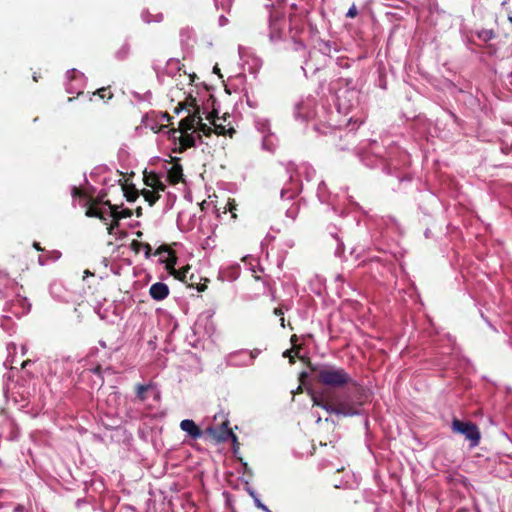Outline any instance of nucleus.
<instances>
[{
  "label": "nucleus",
  "instance_id": "nucleus-1",
  "mask_svg": "<svg viewBox=\"0 0 512 512\" xmlns=\"http://www.w3.org/2000/svg\"><path fill=\"white\" fill-rule=\"evenodd\" d=\"M314 404L321 406L330 413L348 416L352 413V405L349 397L345 399L338 393H322L320 396H313Z\"/></svg>",
  "mask_w": 512,
  "mask_h": 512
},
{
  "label": "nucleus",
  "instance_id": "nucleus-2",
  "mask_svg": "<svg viewBox=\"0 0 512 512\" xmlns=\"http://www.w3.org/2000/svg\"><path fill=\"white\" fill-rule=\"evenodd\" d=\"M317 380L325 386L341 388L350 381V375L342 368L322 365L314 369Z\"/></svg>",
  "mask_w": 512,
  "mask_h": 512
},
{
  "label": "nucleus",
  "instance_id": "nucleus-3",
  "mask_svg": "<svg viewBox=\"0 0 512 512\" xmlns=\"http://www.w3.org/2000/svg\"><path fill=\"white\" fill-rule=\"evenodd\" d=\"M453 432L462 434L467 440L471 442V447H475L479 444L481 434L476 424L472 422H464L456 418L452 421Z\"/></svg>",
  "mask_w": 512,
  "mask_h": 512
},
{
  "label": "nucleus",
  "instance_id": "nucleus-4",
  "mask_svg": "<svg viewBox=\"0 0 512 512\" xmlns=\"http://www.w3.org/2000/svg\"><path fill=\"white\" fill-rule=\"evenodd\" d=\"M206 433H208L213 439L218 442L227 441L231 439L233 442H236L237 437L233 434L231 429L228 428V421L225 420L221 423L219 427L217 426H209L206 429Z\"/></svg>",
  "mask_w": 512,
  "mask_h": 512
},
{
  "label": "nucleus",
  "instance_id": "nucleus-5",
  "mask_svg": "<svg viewBox=\"0 0 512 512\" xmlns=\"http://www.w3.org/2000/svg\"><path fill=\"white\" fill-rule=\"evenodd\" d=\"M197 114H198V112H195V113L189 115L188 117H186L185 119H183L180 122V127L178 130L173 129L170 131L171 137L173 139H176L177 135L179 133H188L189 131H193L196 126Z\"/></svg>",
  "mask_w": 512,
  "mask_h": 512
},
{
  "label": "nucleus",
  "instance_id": "nucleus-6",
  "mask_svg": "<svg viewBox=\"0 0 512 512\" xmlns=\"http://www.w3.org/2000/svg\"><path fill=\"white\" fill-rule=\"evenodd\" d=\"M269 28H270V38L272 40L280 38L282 30L284 28V24L282 23V20L280 19L278 14H271L270 21H269Z\"/></svg>",
  "mask_w": 512,
  "mask_h": 512
},
{
  "label": "nucleus",
  "instance_id": "nucleus-7",
  "mask_svg": "<svg viewBox=\"0 0 512 512\" xmlns=\"http://www.w3.org/2000/svg\"><path fill=\"white\" fill-rule=\"evenodd\" d=\"M150 296L157 301L165 299L169 294V288L162 282L154 283L149 290Z\"/></svg>",
  "mask_w": 512,
  "mask_h": 512
},
{
  "label": "nucleus",
  "instance_id": "nucleus-8",
  "mask_svg": "<svg viewBox=\"0 0 512 512\" xmlns=\"http://www.w3.org/2000/svg\"><path fill=\"white\" fill-rule=\"evenodd\" d=\"M180 428L184 432H186L192 439H198L202 436L201 429L195 424L193 420H182L180 423Z\"/></svg>",
  "mask_w": 512,
  "mask_h": 512
},
{
  "label": "nucleus",
  "instance_id": "nucleus-9",
  "mask_svg": "<svg viewBox=\"0 0 512 512\" xmlns=\"http://www.w3.org/2000/svg\"><path fill=\"white\" fill-rule=\"evenodd\" d=\"M177 138L179 139L180 145L179 152L195 145V136L193 133H179Z\"/></svg>",
  "mask_w": 512,
  "mask_h": 512
},
{
  "label": "nucleus",
  "instance_id": "nucleus-10",
  "mask_svg": "<svg viewBox=\"0 0 512 512\" xmlns=\"http://www.w3.org/2000/svg\"><path fill=\"white\" fill-rule=\"evenodd\" d=\"M346 94H348V89L343 91L340 90L337 94V100L339 110H343L345 113H348L352 108V104L350 103V100L347 98Z\"/></svg>",
  "mask_w": 512,
  "mask_h": 512
},
{
  "label": "nucleus",
  "instance_id": "nucleus-11",
  "mask_svg": "<svg viewBox=\"0 0 512 512\" xmlns=\"http://www.w3.org/2000/svg\"><path fill=\"white\" fill-rule=\"evenodd\" d=\"M354 400L357 398L359 404H363L370 399L371 393L369 390L362 388L354 383Z\"/></svg>",
  "mask_w": 512,
  "mask_h": 512
},
{
  "label": "nucleus",
  "instance_id": "nucleus-12",
  "mask_svg": "<svg viewBox=\"0 0 512 512\" xmlns=\"http://www.w3.org/2000/svg\"><path fill=\"white\" fill-rule=\"evenodd\" d=\"M109 207L111 209V216L114 219L120 220V219L131 217V215H132V212L129 209H124L122 211H118L117 207L113 206L111 204H109Z\"/></svg>",
  "mask_w": 512,
  "mask_h": 512
},
{
  "label": "nucleus",
  "instance_id": "nucleus-13",
  "mask_svg": "<svg viewBox=\"0 0 512 512\" xmlns=\"http://www.w3.org/2000/svg\"><path fill=\"white\" fill-rule=\"evenodd\" d=\"M168 178L172 183H178L182 178V168L178 165L173 166L168 172Z\"/></svg>",
  "mask_w": 512,
  "mask_h": 512
},
{
  "label": "nucleus",
  "instance_id": "nucleus-14",
  "mask_svg": "<svg viewBox=\"0 0 512 512\" xmlns=\"http://www.w3.org/2000/svg\"><path fill=\"white\" fill-rule=\"evenodd\" d=\"M197 130L199 132H202L204 135L208 136L211 134L212 129L207 124L202 122V117L197 114V120H196Z\"/></svg>",
  "mask_w": 512,
  "mask_h": 512
},
{
  "label": "nucleus",
  "instance_id": "nucleus-15",
  "mask_svg": "<svg viewBox=\"0 0 512 512\" xmlns=\"http://www.w3.org/2000/svg\"><path fill=\"white\" fill-rule=\"evenodd\" d=\"M142 195L150 206L158 200V195L154 190H143Z\"/></svg>",
  "mask_w": 512,
  "mask_h": 512
},
{
  "label": "nucleus",
  "instance_id": "nucleus-16",
  "mask_svg": "<svg viewBox=\"0 0 512 512\" xmlns=\"http://www.w3.org/2000/svg\"><path fill=\"white\" fill-rule=\"evenodd\" d=\"M478 37L481 40L487 42V41L491 40L492 38H494L495 34L491 30H482L481 32L478 33Z\"/></svg>",
  "mask_w": 512,
  "mask_h": 512
},
{
  "label": "nucleus",
  "instance_id": "nucleus-17",
  "mask_svg": "<svg viewBox=\"0 0 512 512\" xmlns=\"http://www.w3.org/2000/svg\"><path fill=\"white\" fill-rule=\"evenodd\" d=\"M167 267L170 269L171 274H173L178 279H183L185 277L186 271L189 269L188 267L181 271H176L171 263L167 264Z\"/></svg>",
  "mask_w": 512,
  "mask_h": 512
},
{
  "label": "nucleus",
  "instance_id": "nucleus-18",
  "mask_svg": "<svg viewBox=\"0 0 512 512\" xmlns=\"http://www.w3.org/2000/svg\"><path fill=\"white\" fill-rule=\"evenodd\" d=\"M86 215L89 216V217H97V218H100L102 220H105L104 216L102 215V213L100 211H98L97 209L95 208H89L86 212Z\"/></svg>",
  "mask_w": 512,
  "mask_h": 512
},
{
  "label": "nucleus",
  "instance_id": "nucleus-19",
  "mask_svg": "<svg viewBox=\"0 0 512 512\" xmlns=\"http://www.w3.org/2000/svg\"><path fill=\"white\" fill-rule=\"evenodd\" d=\"M274 314H275L276 316H279V317H280V323H281V326H282V327H285V324H284L285 319H284V317H283L284 312H283L282 308H281V307L275 308V310H274Z\"/></svg>",
  "mask_w": 512,
  "mask_h": 512
},
{
  "label": "nucleus",
  "instance_id": "nucleus-20",
  "mask_svg": "<svg viewBox=\"0 0 512 512\" xmlns=\"http://www.w3.org/2000/svg\"><path fill=\"white\" fill-rule=\"evenodd\" d=\"M142 17H143L144 21L147 23H150L151 21L159 22L162 19V15H156L155 18L152 19V18H150V15L148 13L143 14Z\"/></svg>",
  "mask_w": 512,
  "mask_h": 512
},
{
  "label": "nucleus",
  "instance_id": "nucleus-21",
  "mask_svg": "<svg viewBox=\"0 0 512 512\" xmlns=\"http://www.w3.org/2000/svg\"><path fill=\"white\" fill-rule=\"evenodd\" d=\"M148 186L152 187L155 192L165 189V185L160 180L159 183H148Z\"/></svg>",
  "mask_w": 512,
  "mask_h": 512
},
{
  "label": "nucleus",
  "instance_id": "nucleus-22",
  "mask_svg": "<svg viewBox=\"0 0 512 512\" xmlns=\"http://www.w3.org/2000/svg\"><path fill=\"white\" fill-rule=\"evenodd\" d=\"M214 125V132L219 135H224L226 133V129L222 125H217L215 122H213Z\"/></svg>",
  "mask_w": 512,
  "mask_h": 512
},
{
  "label": "nucleus",
  "instance_id": "nucleus-23",
  "mask_svg": "<svg viewBox=\"0 0 512 512\" xmlns=\"http://www.w3.org/2000/svg\"><path fill=\"white\" fill-rule=\"evenodd\" d=\"M147 390V387L146 386H143V385H140L138 386V389H137V396L141 399V400H144V392Z\"/></svg>",
  "mask_w": 512,
  "mask_h": 512
},
{
  "label": "nucleus",
  "instance_id": "nucleus-24",
  "mask_svg": "<svg viewBox=\"0 0 512 512\" xmlns=\"http://www.w3.org/2000/svg\"><path fill=\"white\" fill-rule=\"evenodd\" d=\"M119 225V220L117 219H114V221L110 224V226L107 228V231L109 234H113L114 233V229L116 227H118Z\"/></svg>",
  "mask_w": 512,
  "mask_h": 512
},
{
  "label": "nucleus",
  "instance_id": "nucleus-25",
  "mask_svg": "<svg viewBox=\"0 0 512 512\" xmlns=\"http://www.w3.org/2000/svg\"><path fill=\"white\" fill-rule=\"evenodd\" d=\"M228 210L232 213V217L236 218V214L234 213V210L236 209V204L234 200L228 202Z\"/></svg>",
  "mask_w": 512,
  "mask_h": 512
},
{
  "label": "nucleus",
  "instance_id": "nucleus-26",
  "mask_svg": "<svg viewBox=\"0 0 512 512\" xmlns=\"http://www.w3.org/2000/svg\"><path fill=\"white\" fill-rule=\"evenodd\" d=\"M148 183H159V179L155 175H152L146 179V184L148 185Z\"/></svg>",
  "mask_w": 512,
  "mask_h": 512
},
{
  "label": "nucleus",
  "instance_id": "nucleus-27",
  "mask_svg": "<svg viewBox=\"0 0 512 512\" xmlns=\"http://www.w3.org/2000/svg\"><path fill=\"white\" fill-rule=\"evenodd\" d=\"M38 262L40 265H45L48 262V257L41 255L38 258Z\"/></svg>",
  "mask_w": 512,
  "mask_h": 512
},
{
  "label": "nucleus",
  "instance_id": "nucleus-28",
  "mask_svg": "<svg viewBox=\"0 0 512 512\" xmlns=\"http://www.w3.org/2000/svg\"><path fill=\"white\" fill-rule=\"evenodd\" d=\"M60 257V253L58 251H54L51 253V256L49 257L51 260L55 261L57 259H59Z\"/></svg>",
  "mask_w": 512,
  "mask_h": 512
},
{
  "label": "nucleus",
  "instance_id": "nucleus-29",
  "mask_svg": "<svg viewBox=\"0 0 512 512\" xmlns=\"http://www.w3.org/2000/svg\"><path fill=\"white\" fill-rule=\"evenodd\" d=\"M256 505H257L259 508H261V509H263L264 511H266V512H271V511H270V510H269V509H268L264 504H262L259 500H256Z\"/></svg>",
  "mask_w": 512,
  "mask_h": 512
},
{
  "label": "nucleus",
  "instance_id": "nucleus-30",
  "mask_svg": "<svg viewBox=\"0 0 512 512\" xmlns=\"http://www.w3.org/2000/svg\"><path fill=\"white\" fill-rule=\"evenodd\" d=\"M33 247L38 250V251H42L43 249L41 248L40 244L38 242H34L33 243Z\"/></svg>",
  "mask_w": 512,
  "mask_h": 512
},
{
  "label": "nucleus",
  "instance_id": "nucleus-31",
  "mask_svg": "<svg viewBox=\"0 0 512 512\" xmlns=\"http://www.w3.org/2000/svg\"><path fill=\"white\" fill-rule=\"evenodd\" d=\"M352 15H353V12H352V7H350L348 9V11L346 12V16L349 17V18H352Z\"/></svg>",
  "mask_w": 512,
  "mask_h": 512
},
{
  "label": "nucleus",
  "instance_id": "nucleus-32",
  "mask_svg": "<svg viewBox=\"0 0 512 512\" xmlns=\"http://www.w3.org/2000/svg\"><path fill=\"white\" fill-rule=\"evenodd\" d=\"M340 487H344V488H347L348 487V481L345 483V484H335V488H340Z\"/></svg>",
  "mask_w": 512,
  "mask_h": 512
},
{
  "label": "nucleus",
  "instance_id": "nucleus-33",
  "mask_svg": "<svg viewBox=\"0 0 512 512\" xmlns=\"http://www.w3.org/2000/svg\"><path fill=\"white\" fill-rule=\"evenodd\" d=\"M105 92H106V89H104V88L98 90V94L100 95V97H104Z\"/></svg>",
  "mask_w": 512,
  "mask_h": 512
},
{
  "label": "nucleus",
  "instance_id": "nucleus-34",
  "mask_svg": "<svg viewBox=\"0 0 512 512\" xmlns=\"http://www.w3.org/2000/svg\"><path fill=\"white\" fill-rule=\"evenodd\" d=\"M76 73H77V72H76L75 70H72L71 72H68V73H67V75H68V77H69V78H70L71 76L75 77Z\"/></svg>",
  "mask_w": 512,
  "mask_h": 512
},
{
  "label": "nucleus",
  "instance_id": "nucleus-35",
  "mask_svg": "<svg viewBox=\"0 0 512 512\" xmlns=\"http://www.w3.org/2000/svg\"><path fill=\"white\" fill-rule=\"evenodd\" d=\"M248 357H249L250 362H251V361L255 358V354H254L253 352H250V353L248 354Z\"/></svg>",
  "mask_w": 512,
  "mask_h": 512
},
{
  "label": "nucleus",
  "instance_id": "nucleus-36",
  "mask_svg": "<svg viewBox=\"0 0 512 512\" xmlns=\"http://www.w3.org/2000/svg\"><path fill=\"white\" fill-rule=\"evenodd\" d=\"M206 287L207 286L205 284H203L200 287H198V291H204L206 289Z\"/></svg>",
  "mask_w": 512,
  "mask_h": 512
},
{
  "label": "nucleus",
  "instance_id": "nucleus-37",
  "mask_svg": "<svg viewBox=\"0 0 512 512\" xmlns=\"http://www.w3.org/2000/svg\"><path fill=\"white\" fill-rule=\"evenodd\" d=\"M14 511L15 512H22V506H17Z\"/></svg>",
  "mask_w": 512,
  "mask_h": 512
},
{
  "label": "nucleus",
  "instance_id": "nucleus-38",
  "mask_svg": "<svg viewBox=\"0 0 512 512\" xmlns=\"http://www.w3.org/2000/svg\"><path fill=\"white\" fill-rule=\"evenodd\" d=\"M213 71H214L215 73L219 74L220 69L218 68V66H215V67L213 68Z\"/></svg>",
  "mask_w": 512,
  "mask_h": 512
},
{
  "label": "nucleus",
  "instance_id": "nucleus-39",
  "mask_svg": "<svg viewBox=\"0 0 512 512\" xmlns=\"http://www.w3.org/2000/svg\"><path fill=\"white\" fill-rule=\"evenodd\" d=\"M145 248L147 249L146 254L148 255V254H149V252H150V250H151V248H150V246H149L148 244H146V245H145Z\"/></svg>",
  "mask_w": 512,
  "mask_h": 512
},
{
  "label": "nucleus",
  "instance_id": "nucleus-40",
  "mask_svg": "<svg viewBox=\"0 0 512 512\" xmlns=\"http://www.w3.org/2000/svg\"><path fill=\"white\" fill-rule=\"evenodd\" d=\"M179 106H180V107H179L180 109H186V104H181V103H180V104H179Z\"/></svg>",
  "mask_w": 512,
  "mask_h": 512
},
{
  "label": "nucleus",
  "instance_id": "nucleus-41",
  "mask_svg": "<svg viewBox=\"0 0 512 512\" xmlns=\"http://www.w3.org/2000/svg\"><path fill=\"white\" fill-rule=\"evenodd\" d=\"M136 213H137V216H140L141 215V208H138Z\"/></svg>",
  "mask_w": 512,
  "mask_h": 512
},
{
  "label": "nucleus",
  "instance_id": "nucleus-42",
  "mask_svg": "<svg viewBox=\"0 0 512 512\" xmlns=\"http://www.w3.org/2000/svg\"><path fill=\"white\" fill-rule=\"evenodd\" d=\"M84 273H85V276L92 275L89 270H86Z\"/></svg>",
  "mask_w": 512,
  "mask_h": 512
},
{
  "label": "nucleus",
  "instance_id": "nucleus-43",
  "mask_svg": "<svg viewBox=\"0 0 512 512\" xmlns=\"http://www.w3.org/2000/svg\"><path fill=\"white\" fill-rule=\"evenodd\" d=\"M127 198H128V201H133L134 200V198L130 197V196H127Z\"/></svg>",
  "mask_w": 512,
  "mask_h": 512
},
{
  "label": "nucleus",
  "instance_id": "nucleus-44",
  "mask_svg": "<svg viewBox=\"0 0 512 512\" xmlns=\"http://www.w3.org/2000/svg\"><path fill=\"white\" fill-rule=\"evenodd\" d=\"M353 15H354V17L357 15V11H356V9H355V8H354Z\"/></svg>",
  "mask_w": 512,
  "mask_h": 512
},
{
  "label": "nucleus",
  "instance_id": "nucleus-45",
  "mask_svg": "<svg viewBox=\"0 0 512 512\" xmlns=\"http://www.w3.org/2000/svg\"><path fill=\"white\" fill-rule=\"evenodd\" d=\"M353 414H354V415L358 414V411H356V410L354 409Z\"/></svg>",
  "mask_w": 512,
  "mask_h": 512
},
{
  "label": "nucleus",
  "instance_id": "nucleus-46",
  "mask_svg": "<svg viewBox=\"0 0 512 512\" xmlns=\"http://www.w3.org/2000/svg\"><path fill=\"white\" fill-rule=\"evenodd\" d=\"M510 22L512 23V17H509Z\"/></svg>",
  "mask_w": 512,
  "mask_h": 512
}]
</instances>
